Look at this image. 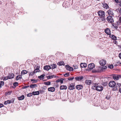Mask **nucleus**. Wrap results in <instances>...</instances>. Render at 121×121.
<instances>
[{"label":"nucleus","mask_w":121,"mask_h":121,"mask_svg":"<svg viewBox=\"0 0 121 121\" xmlns=\"http://www.w3.org/2000/svg\"><path fill=\"white\" fill-rule=\"evenodd\" d=\"M2 3V2L1 1H0V4H1Z\"/></svg>","instance_id":"56"},{"label":"nucleus","mask_w":121,"mask_h":121,"mask_svg":"<svg viewBox=\"0 0 121 121\" xmlns=\"http://www.w3.org/2000/svg\"><path fill=\"white\" fill-rule=\"evenodd\" d=\"M73 68L74 69H77L78 68V66L76 65H73Z\"/></svg>","instance_id":"37"},{"label":"nucleus","mask_w":121,"mask_h":121,"mask_svg":"<svg viewBox=\"0 0 121 121\" xmlns=\"http://www.w3.org/2000/svg\"><path fill=\"white\" fill-rule=\"evenodd\" d=\"M34 73H34V71L32 72H30V73H29V76H32L34 75Z\"/></svg>","instance_id":"38"},{"label":"nucleus","mask_w":121,"mask_h":121,"mask_svg":"<svg viewBox=\"0 0 121 121\" xmlns=\"http://www.w3.org/2000/svg\"><path fill=\"white\" fill-rule=\"evenodd\" d=\"M111 38L112 39L114 40H116L117 39V37L114 35H112Z\"/></svg>","instance_id":"36"},{"label":"nucleus","mask_w":121,"mask_h":121,"mask_svg":"<svg viewBox=\"0 0 121 121\" xmlns=\"http://www.w3.org/2000/svg\"><path fill=\"white\" fill-rule=\"evenodd\" d=\"M7 93L6 92V93H5V94H7Z\"/></svg>","instance_id":"59"},{"label":"nucleus","mask_w":121,"mask_h":121,"mask_svg":"<svg viewBox=\"0 0 121 121\" xmlns=\"http://www.w3.org/2000/svg\"><path fill=\"white\" fill-rule=\"evenodd\" d=\"M98 16L101 18V20L104 21L105 19V13L104 11L102 10H100L98 12Z\"/></svg>","instance_id":"2"},{"label":"nucleus","mask_w":121,"mask_h":121,"mask_svg":"<svg viewBox=\"0 0 121 121\" xmlns=\"http://www.w3.org/2000/svg\"><path fill=\"white\" fill-rule=\"evenodd\" d=\"M64 80V79L63 78H61V79H59L57 80L56 82L57 83L60 82L61 84H62L63 83V81Z\"/></svg>","instance_id":"15"},{"label":"nucleus","mask_w":121,"mask_h":121,"mask_svg":"<svg viewBox=\"0 0 121 121\" xmlns=\"http://www.w3.org/2000/svg\"><path fill=\"white\" fill-rule=\"evenodd\" d=\"M14 99H12L11 100H8V104H10L11 103H13L14 101Z\"/></svg>","instance_id":"32"},{"label":"nucleus","mask_w":121,"mask_h":121,"mask_svg":"<svg viewBox=\"0 0 121 121\" xmlns=\"http://www.w3.org/2000/svg\"><path fill=\"white\" fill-rule=\"evenodd\" d=\"M108 14L109 16H110L112 17L113 16L114 13L113 12V11L111 10H109L107 11Z\"/></svg>","instance_id":"10"},{"label":"nucleus","mask_w":121,"mask_h":121,"mask_svg":"<svg viewBox=\"0 0 121 121\" xmlns=\"http://www.w3.org/2000/svg\"><path fill=\"white\" fill-rule=\"evenodd\" d=\"M99 63L100 64L102 65H104L106 64V61L105 60L102 59L100 60Z\"/></svg>","instance_id":"8"},{"label":"nucleus","mask_w":121,"mask_h":121,"mask_svg":"<svg viewBox=\"0 0 121 121\" xmlns=\"http://www.w3.org/2000/svg\"><path fill=\"white\" fill-rule=\"evenodd\" d=\"M69 75V74L68 73H66L64 75V76L65 77H67Z\"/></svg>","instance_id":"44"},{"label":"nucleus","mask_w":121,"mask_h":121,"mask_svg":"<svg viewBox=\"0 0 121 121\" xmlns=\"http://www.w3.org/2000/svg\"><path fill=\"white\" fill-rule=\"evenodd\" d=\"M67 88V87L65 85H62L60 87V89L61 90H66Z\"/></svg>","instance_id":"16"},{"label":"nucleus","mask_w":121,"mask_h":121,"mask_svg":"<svg viewBox=\"0 0 121 121\" xmlns=\"http://www.w3.org/2000/svg\"><path fill=\"white\" fill-rule=\"evenodd\" d=\"M109 86L112 87H114L116 85V83L114 81H111L109 83Z\"/></svg>","instance_id":"5"},{"label":"nucleus","mask_w":121,"mask_h":121,"mask_svg":"<svg viewBox=\"0 0 121 121\" xmlns=\"http://www.w3.org/2000/svg\"><path fill=\"white\" fill-rule=\"evenodd\" d=\"M121 76L117 75L114 74L113 76V78L115 80H118L119 78H120Z\"/></svg>","instance_id":"7"},{"label":"nucleus","mask_w":121,"mask_h":121,"mask_svg":"<svg viewBox=\"0 0 121 121\" xmlns=\"http://www.w3.org/2000/svg\"><path fill=\"white\" fill-rule=\"evenodd\" d=\"M118 64H121V63H120V62H117V63Z\"/></svg>","instance_id":"55"},{"label":"nucleus","mask_w":121,"mask_h":121,"mask_svg":"<svg viewBox=\"0 0 121 121\" xmlns=\"http://www.w3.org/2000/svg\"><path fill=\"white\" fill-rule=\"evenodd\" d=\"M119 56L120 58L121 59V53L119 54Z\"/></svg>","instance_id":"49"},{"label":"nucleus","mask_w":121,"mask_h":121,"mask_svg":"<svg viewBox=\"0 0 121 121\" xmlns=\"http://www.w3.org/2000/svg\"><path fill=\"white\" fill-rule=\"evenodd\" d=\"M12 92V91H10L9 92H8V95H9Z\"/></svg>","instance_id":"50"},{"label":"nucleus","mask_w":121,"mask_h":121,"mask_svg":"<svg viewBox=\"0 0 121 121\" xmlns=\"http://www.w3.org/2000/svg\"><path fill=\"white\" fill-rule=\"evenodd\" d=\"M37 86V85L36 84H31L30 86V87L31 88H33Z\"/></svg>","instance_id":"34"},{"label":"nucleus","mask_w":121,"mask_h":121,"mask_svg":"<svg viewBox=\"0 0 121 121\" xmlns=\"http://www.w3.org/2000/svg\"><path fill=\"white\" fill-rule=\"evenodd\" d=\"M119 5L121 7V1H120L119 2Z\"/></svg>","instance_id":"53"},{"label":"nucleus","mask_w":121,"mask_h":121,"mask_svg":"<svg viewBox=\"0 0 121 121\" xmlns=\"http://www.w3.org/2000/svg\"><path fill=\"white\" fill-rule=\"evenodd\" d=\"M74 86L75 85L74 84H71L68 87V89L70 90H73L74 89H75Z\"/></svg>","instance_id":"9"},{"label":"nucleus","mask_w":121,"mask_h":121,"mask_svg":"<svg viewBox=\"0 0 121 121\" xmlns=\"http://www.w3.org/2000/svg\"><path fill=\"white\" fill-rule=\"evenodd\" d=\"M54 76L52 75L49 76V78H53Z\"/></svg>","instance_id":"48"},{"label":"nucleus","mask_w":121,"mask_h":121,"mask_svg":"<svg viewBox=\"0 0 121 121\" xmlns=\"http://www.w3.org/2000/svg\"><path fill=\"white\" fill-rule=\"evenodd\" d=\"M25 97L23 95H22L21 96L18 98V99L19 100H22Z\"/></svg>","instance_id":"27"},{"label":"nucleus","mask_w":121,"mask_h":121,"mask_svg":"<svg viewBox=\"0 0 121 121\" xmlns=\"http://www.w3.org/2000/svg\"><path fill=\"white\" fill-rule=\"evenodd\" d=\"M107 19L109 22L112 23L114 22V20L112 17L109 16L107 18Z\"/></svg>","instance_id":"3"},{"label":"nucleus","mask_w":121,"mask_h":121,"mask_svg":"<svg viewBox=\"0 0 121 121\" xmlns=\"http://www.w3.org/2000/svg\"><path fill=\"white\" fill-rule=\"evenodd\" d=\"M119 92H120L121 93V87L120 88H119Z\"/></svg>","instance_id":"52"},{"label":"nucleus","mask_w":121,"mask_h":121,"mask_svg":"<svg viewBox=\"0 0 121 121\" xmlns=\"http://www.w3.org/2000/svg\"><path fill=\"white\" fill-rule=\"evenodd\" d=\"M18 83L17 82H15L13 83V85L15 86H16L18 85Z\"/></svg>","instance_id":"42"},{"label":"nucleus","mask_w":121,"mask_h":121,"mask_svg":"<svg viewBox=\"0 0 121 121\" xmlns=\"http://www.w3.org/2000/svg\"><path fill=\"white\" fill-rule=\"evenodd\" d=\"M14 76V75L13 73L9 74L8 75V79H12L13 78Z\"/></svg>","instance_id":"19"},{"label":"nucleus","mask_w":121,"mask_h":121,"mask_svg":"<svg viewBox=\"0 0 121 121\" xmlns=\"http://www.w3.org/2000/svg\"><path fill=\"white\" fill-rule=\"evenodd\" d=\"M105 32L107 35H110L111 33L110 30L109 28H107L105 30Z\"/></svg>","instance_id":"17"},{"label":"nucleus","mask_w":121,"mask_h":121,"mask_svg":"<svg viewBox=\"0 0 121 121\" xmlns=\"http://www.w3.org/2000/svg\"><path fill=\"white\" fill-rule=\"evenodd\" d=\"M44 69L47 71L49 70L50 69H51V66L49 65H46L44 67Z\"/></svg>","instance_id":"12"},{"label":"nucleus","mask_w":121,"mask_h":121,"mask_svg":"<svg viewBox=\"0 0 121 121\" xmlns=\"http://www.w3.org/2000/svg\"><path fill=\"white\" fill-rule=\"evenodd\" d=\"M8 104V100L5 101L4 102V104L5 105H7Z\"/></svg>","instance_id":"46"},{"label":"nucleus","mask_w":121,"mask_h":121,"mask_svg":"<svg viewBox=\"0 0 121 121\" xmlns=\"http://www.w3.org/2000/svg\"><path fill=\"white\" fill-rule=\"evenodd\" d=\"M27 73V71L25 70H22L21 73L22 75H23Z\"/></svg>","instance_id":"29"},{"label":"nucleus","mask_w":121,"mask_h":121,"mask_svg":"<svg viewBox=\"0 0 121 121\" xmlns=\"http://www.w3.org/2000/svg\"><path fill=\"white\" fill-rule=\"evenodd\" d=\"M85 83L87 85H89L92 83L91 81L90 80H86L85 81Z\"/></svg>","instance_id":"23"},{"label":"nucleus","mask_w":121,"mask_h":121,"mask_svg":"<svg viewBox=\"0 0 121 121\" xmlns=\"http://www.w3.org/2000/svg\"><path fill=\"white\" fill-rule=\"evenodd\" d=\"M44 84L45 85H50L51 84V82H50L48 81L47 82H45L44 83Z\"/></svg>","instance_id":"31"},{"label":"nucleus","mask_w":121,"mask_h":121,"mask_svg":"<svg viewBox=\"0 0 121 121\" xmlns=\"http://www.w3.org/2000/svg\"><path fill=\"white\" fill-rule=\"evenodd\" d=\"M4 84V82L3 81L0 82V88L2 86H3Z\"/></svg>","instance_id":"35"},{"label":"nucleus","mask_w":121,"mask_h":121,"mask_svg":"<svg viewBox=\"0 0 121 121\" xmlns=\"http://www.w3.org/2000/svg\"><path fill=\"white\" fill-rule=\"evenodd\" d=\"M83 86L81 85H77L76 86V89L78 90H80L82 89L83 88Z\"/></svg>","instance_id":"13"},{"label":"nucleus","mask_w":121,"mask_h":121,"mask_svg":"<svg viewBox=\"0 0 121 121\" xmlns=\"http://www.w3.org/2000/svg\"><path fill=\"white\" fill-rule=\"evenodd\" d=\"M40 72V70H39V68L38 67L37 68H36L34 71V72L35 73H36L37 72Z\"/></svg>","instance_id":"28"},{"label":"nucleus","mask_w":121,"mask_h":121,"mask_svg":"<svg viewBox=\"0 0 121 121\" xmlns=\"http://www.w3.org/2000/svg\"><path fill=\"white\" fill-rule=\"evenodd\" d=\"M39 91H34L32 92V94L33 95H39Z\"/></svg>","instance_id":"25"},{"label":"nucleus","mask_w":121,"mask_h":121,"mask_svg":"<svg viewBox=\"0 0 121 121\" xmlns=\"http://www.w3.org/2000/svg\"><path fill=\"white\" fill-rule=\"evenodd\" d=\"M45 76V74H43L42 75H41L40 76L38 77V78L40 79H43V77Z\"/></svg>","instance_id":"33"},{"label":"nucleus","mask_w":121,"mask_h":121,"mask_svg":"<svg viewBox=\"0 0 121 121\" xmlns=\"http://www.w3.org/2000/svg\"><path fill=\"white\" fill-rule=\"evenodd\" d=\"M108 68L110 69H112L113 67V65H110L108 66Z\"/></svg>","instance_id":"43"},{"label":"nucleus","mask_w":121,"mask_h":121,"mask_svg":"<svg viewBox=\"0 0 121 121\" xmlns=\"http://www.w3.org/2000/svg\"><path fill=\"white\" fill-rule=\"evenodd\" d=\"M107 68V67L106 66H104L103 68H100V67H97V69L98 70L96 72H101L103 71L104 69H106Z\"/></svg>","instance_id":"6"},{"label":"nucleus","mask_w":121,"mask_h":121,"mask_svg":"<svg viewBox=\"0 0 121 121\" xmlns=\"http://www.w3.org/2000/svg\"><path fill=\"white\" fill-rule=\"evenodd\" d=\"M121 86V84L118 83H117L116 84V86L114 88V90H118V88L117 87H119V88H120V86Z\"/></svg>","instance_id":"18"},{"label":"nucleus","mask_w":121,"mask_h":121,"mask_svg":"<svg viewBox=\"0 0 121 121\" xmlns=\"http://www.w3.org/2000/svg\"><path fill=\"white\" fill-rule=\"evenodd\" d=\"M75 78L76 80L77 81H80L83 79V77L82 76H79L76 77Z\"/></svg>","instance_id":"14"},{"label":"nucleus","mask_w":121,"mask_h":121,"mask_svg":"<svg viewBox=\"0 0 121 121\" xmlns=\"http://www.w3.org/2000/svg\"><path fill=\"white\" fill-rule=\"evenodd\" d=\"M102 4L103 5V6L104 9H107L108 8H109V6L107 4L104 3H103Z\"/></svg>","instance_id":"21"},{"label":"nucleus","mask_w":121,"mask_h":121,"mask_svg":"<svg viewBox=\"0 0 121 121\" xmlns=\"http://www.w3.org/2000/svg\"><path fill=\"white\" fill-rule=\"evenodd\" d=\"M115 42H116V43L117 42L116 41H115Z\"/></svg>","instance_id":"58"},{"label":"nucleus","mask_w":121,"mask_h":121,"mask_svg":"<svg viewBox=\"0 0 121 121\" xmlns=\"http://www.w3.org/2000/svg\"><path fill=\"white\" fill-rule=\"evenodd\" d=\"M80 67L82 68L86 67L87 66V64L85 63H81L80 64Z\"/></svg>","instance_id":"22"},{"label":"nucleus","mask_w":121,"mask_h":121,"mask_svg":"<svg viewBox=\"0 0 121 121\" xmlns=\"http://www.w3.org/2000/svg\"><path fill=\"white\" fill-rule=\"evenodd\" d=\"M115 0L117 3H118L119 2V1L118 0Z\"/></svg>","instance_id":"54"},{"label":"nucleus","mask_w":121,"mask_h":121,"mask_svg":"<svg viewBox=\"0 0 121 121\" xmlns=\"http://www.w3.org/2000/svg\"><path fill=\"white\" fill-rule=\"evenodd\" d=\"M92 89L96 90L98 91H101L103 89V87L101 85L94 84L92 87Z\"/></svg>","instance_id":"1"},{"label":"nucleus","mask_w":121,"mask_h":121,"mask_svg":"<svg viewBox=\"0 0 121 121\" xmlns=\"http://www.w3.org/2000/svg\"><path fill=\"white\" fill-rule=\"evenodd\" d=\"M31 81H33L34 83H36L37 82V80L35 79H31Z\"/></svg>","instance_id":"40"},{"label":"nucleus","mask_w":121,"mask_h":121,"mask_svg":"<svg viewBox=\"0 0 121 121\" xmlns=\"http://www.w3.org/2000/svg\"><path fill=\"white\" fill-rule=\"evenodd\" d=\"M33 94L31 93H29L27 95V97H30L32 96Z\"/></svg>","instance_id":"39"},{"label":"nucleus","mask_w":121,"mask_h":121,"mask_svg":"<svg viewBox=\"0 0 121 121\" xmlns=\"http://www.w3.org/2000/svg\"><path fill=\"white\" fill-rule=\"evenodd\" d=\"M8 79V76H7L6 77H5L4 78L3 80L4 81H5Z\"/></svg>","instance_id":"45"},{"label":"nucleus","mask_w":121,"mask_h":121,"mask_svg":"<svg viewBox=\"0 0 121 121\" xmlns=\"http://www.w3.org/2000/svg\"><path fill=\"white\" fill-rule=\"evenodd\" d=\"M120 11H121V8H120Z\"/></svg>","instance_id":"57"},{"label":"nucleus","mask_w":121,"mask_h":121,"mask_svg":"<svg viewBox=\"0 0 121 121\" xmlns=\"http://www.w3.org/2000/svg\"><path fill=\"white\" fill-rule=\"evenodd\" d=\"M51 69H52L55 68L56 67V65L55 64H52L51 65Z\"/></svg>","instance_id":"24"},{"label":"nucleus","mask_w":121,"mask_h":121,"mask_svg":"<svg viewBox=\"0 0 121 121\" xmlns=\"http://www.w3.org/2000/svg\"><path fill=\"white\" fill-rule=\"evenodd\" d=\"M22 78V77L20 75H19L17 76L16 78V79L17 80L19 79H21Z\"/></svg>","instance_id":"30"},{"label":"nucleus","mask_w":121,"mask_h":121,"mask_svg":"<svg viewBox=\"0 0 121 121\" xmlns=\"http://www.w3.org/2000/svg\"><path fill=\"white\" fill-rule=\"evenodd\" d=\"M57 64L60 66L62 65H65V64L63 61H61L60 62H59Z\"/></svg>","instance_id":"26"},{"label":"nucleus","mask_w":121,"mask_h":121,"mask_svg":"<svg viewBox=\"0 0 121 121\" xmlns=\"http://www.w3.org/2000/svg\"><path fill=\"white\" fill-rule=\"evenodd\" d=\"M95 67V66L94 64L91 63L89 64L88 65V70H91Z\"/></svg>","instance_id":"4"},{"label":"nucleus","mask_w":121,"mask_h":121,"mask_svg":"<svg viewBox=\"0 0 121 121\" xmlns=\"http://www.w3.org/2000/svg\"><path fill=\"white\" fill-rule=\"evenodd\" d=\"M3 106H4V105L3 104H0V108Z\"/></svg>","instance_id":"47"},{"label":"nucleus","mask_w":121,"mask_h":121,"mask_svg":"<svg viewBox=\"0 0 121 121\" xmlns=\"http://www.w3.org/2000/svg\"><path fill=\"white\" fill-rule=\"evenodd\" d=\"M116 43V42H115V43Z\"/></svg>","instance_id":"60"},{"label":"nucleus","mask_w":121,"mask_h":121,"mask_svg":"<svg viewBox=\"0 0 121 121\" xmlns=\"http://www.w3.org/2000/svg\"><path fill=\"white\" fill-rule=\"evenodd\" d=\"M119 20L120 22L121 23V17L119 18Z\"/></svg>","instance_id":"51"},{"label":"nucleus","mask_w":121,"mask_h":121,"mask_svg":"<svg viewBox=\"0 0 121 121\" xmlns=\"http://www.w3.org/2000/svg\"><path fill=\"white\" fill-rule=\"evenodd\" d=\"M74 77H70V78H68V79L69 80H73V79H74Z\"/></svg>","instance_id":"41"},{"label":"nucleus","mask_w":121,"mask_h":121,"mask_svg":"<svg viewBox=\"0 0 121 121\" xmlns=\"http://www.w3.org/2000/svg\"><path fill=\"white\" fill-rule=\"evenodd\" d=\"M48 90L49 91L53 92L55 90V88L54 87H51L48 88Z\"/></svg>","instance_id":"20"},{"label":"nucleus","mask_w":121,"mask_h":121,"mask_svg":"<svg viewBox=\"0 0 121 121\" xmlns=\"http://www.w3.org/2000/svg\"><path fill=\"white\" fill-rule=\"evenodd\" d=\"M65 67L67 70L69 71H72L73 70V68L70 67L68 65H66Z\"/></svg>","instance_id":"11"}]
</instances>
